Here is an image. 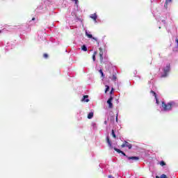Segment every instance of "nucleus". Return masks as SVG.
Instances as JSON below:
<instances>
[{
  "label": "nucleus",
  "mask_w": 178,
  "mask_h": 178,
  "mask_svg": "<svg viewBox=\"0 0 178 178\" xmlns=\"http://www.w3.org/2000/svg\"><path fill=\"white\" fill-rule=\"evenodd\" d=\"M113 92V88H112L111 91L110 92V94H112Z\"/></svg>",
  "instance_id": "obj_27"
},
{
  "label": "nucleus",
  "mask_w": 178,
  "mask_h": 178,
  "mask_svg": "<svg viewBox=\"0 0 178 178\" xmlns=\"http://www.w3.org/2000/svg\"><path fill=\"white\" fill-rule=\"evenodd\" d=\"M104 124H108V122L107 121H104Z\"/></svg>",
  "instance_id": "obj_28"
},
{
  "label": "nucleus",
  "mask_w": 178,
  "mask_h": 178,
  "mask_svg": "<svg viewBox=\"0 0 178 178\" xmlns=\"http://www.w3.org/2000/svg\"><path fill=\"white\" fill-rule=\"evenodd\" d=\"M151 94H153V95L154 96V97L156 99V92H154V90H151L150 91Z\"/></svg>",
  "instance_id": "obj_20"
},
{
  "label": "nucleus",
  "mask_w": 178,
  "mask_h": 178,
  "mask_svg": "<svg viewBox=\"0 0 178 178\" xmlns=\"http://www.w3.org/2000/svg\"><path fill=\"white\" fill-rule=\"evenodd\" d=\"M72 2H74L76 6H79V0H71Z\"/></svg>",
  "instance_id": "obj_19"
},
{
  "label": "nucleus",
  "mask_w": 178,
  "mask_h": 178,
  "mask_svg": "<svg viewBox=\"0 0 178 178\" xmlns=\"http://www.w3.org/2000/svg\"><path fill=\"white\" fill-rule=\"evenodd\" d=\"M116 122H118V115L116 116Z\"/></svg>",
  "instance_id": "obj_31"
},
{
  "label": "nucleus",
  "mask_w": 178,
  "mask_h": 178,
  "mask_svg": "<svg viewBox=\"0 0 178 178\" xmlns=\"http://www.w3.org/2000/svg\"><path fill=\"white\" fill-rule=\"evenodd\" d=\"M82 102H90V99H88V95H83L81 99Z\"/></svg>",
  "instance_id": "obj_7"
},
{
  "label": "nucleus",
  "mask_w": 178,
  "mask_h": 178,
  "mask_svg": "<svg viewBox=\"0 0 178 178\" xmlns=\"http://www.w3.org/2000/svg\"><path fill=\"white\" fill-rule=\"evenodd\" d=\"M115 151H116V152H118V154H122L124 156H126L127 158V156L126 155L125 153L123 152V151L115 147L114 148Z\"/></svg>",
  "instance_id": "obj_8"
},
{
  "label": "nucleus",
  "mask_w": 178,
  "mask_h": 178,
  "mask_svg": "<svg viewBox=\"0 0 178 178\" xmlns=\"http://www.w3.org/2000/svg\"><path fill=\"white\" fill-rule=\"evenodd\" d=\"M32 20H33V21L35 20V17H33V18H32Z\"/></svg>",
  "instance_id": "obj_29"
},
{
  "label": "nucleus",
  "mask_w": 178,
  "mask_h": 178,
  "mask_svg": "<svg viewBox=\"0 0 178 178\" xmlns=\"http://www.w3.org/2000/svg\"><path fill=\"white\" fill-rule=\"evenodd\" d=\"M91 19H92L95 22H97V14L94 13L90 15Z\"/></svg>",
  "instance_id": "obj_13"
},
{
  "label": "nucleus",
  "mask_w": 178,
  "mask_h": 178,
  "mask_svg": "<svg viewBox=\"0 0 178 178\" xmlns=\"http://www.w3.org/2000/svg\"><path fill=\"white\" fill-rule=\"evenodd\" d=\"M156 178H161V177H159V176H156Z\"/></svg>",
  "instance_id": "obj_32"
},
{
  "label": "nucleus",
  "mask_w": 178,
  "mask_h": 178,
  "mask_svg": "<svg viewBox=\"0 0 178 178\" xmlns=\"http://www.w3.org/2000/svg\"><path fill=\"white\" fill-rule=\"evenodd\" d=\"M109 79H111L112 81H116V80H118V76L116 75V73H114L112 76H109Z\"/></svg>",
  "instance_id": "obj_9"
},
{
  "label": "nucleus",
  "mask_w": 178,
  "mask_h": 178,
  "mask_svg": "<svg viewBox=\"0 0 178 178\" xmlns=\"http://www.w3.org/2000/svg\"><path fill=\"white\" fill-rule=\"evenodd\" d=\"M100 58V62L102 63L104 62V54H99Z\"/></svg>",
  "instance_id": "obj_18"
},
{
  "label": "nucleus",
  "mask_w": 178,
  "mask_h": 178,
  "mask_svg": "<svg viewBox=\"0 0 178 178\" xmlns=\"http://www.w3.org/2000/svg\"><path fill=\"white\" fill-rule=\"evenodd\" d=\"M112 101H113V97L111 96L107 100V104L108 105L109 109H112V108H113V104H112Z\"/></svg>",
  "instance_id": "obj_2"
},
{
  "label": "nucleus",
  "mask_w": 178,
  "mask_h": 178,
  "mask_svg": "<svg viewBox=\"0 0 178 178\" xmlns=\"http://www.w3.org/2000/svg\"><path fill=\"white\" fill-rule=\"evenodd\" d=\"M99 73L102 74V77H104L105 75H104V72H102V70H99Z\"/></svg>",
  "instance_id": "obj_22"
},
{
  "label": "nucleus",
  "mask_w": 178,
  "mask_h": 178,
  "mask_svg": "<svg viewBox=\"0 0 178 178\" xmlns=\"http://www.w3.org/2000/svg\"><path fill=\"white\" fill-rule=\"evenodd\" d=\"M124 147H127L129 149H131L133 145H131V144L125 140L124 143L121 145L122 148H124Z\"/></svg>",
  "instance_id": "obj_3"
},
{
  "label": "nucleus",
  "mask_w": 178,
  "mask_h": 178,
  "mask_svg": "<svg viewBox=\"0 0 178 178\" xmlns=\"http://www.w3.org/2000/svg\"><path fill=\"white\" fill-rule=\"evenodd\" d=\"M108 91H109V86H106L105 92H108Z\"/></svg>",
  "instance_id": "obj_23"
},
{
  "label": "nucleus",
  "mask_w": 178,
  "mask_h": 178,
  "mask_svg": "<svg viewBox=\"0 0 178 178\" xmlns=\"http://www.w3.org/2000/svg\"><path fill=\"white\" fill-rule=\"evenodd\" d=\"M160 165H161V166H165L166 165V163H165V161H161L160 162Z\"/></svg>",
  "instance_id": "obj_21"
},
{
  "label": "nucleus",
  "mask_w": 178,
  "mask_h": 178,
  "mask_svg": "<svg viewBox=\"0 0 178 178\" xmlns=\"http://www.w3.org/2000/svg\"><path fill=\"white\" fill-rule=\"evenodd\" d=\"M127 158L130 161H139L140 160V157L138 156H127Z\"/></svg>",
  "instance_id": "obj_5"
},
{
  "label": "nucleus",
  "mask_w": 178,
  "mask_h": 178,
  "mask_svg": "<svg viewBox=\"0 0 178 178\" xmlns=\"http://www.w3.org/2000/svg\"><path fill=\"white\" fill-rule=\"evenodd\" d=\"M174 105H175L174 102H170L167 104L165 102H162L161 106L163 108V111H172V108H173Z\"/></svg>",
  "instance_id": "obj_1"
},
{
  "label": "nucleus",
  "mask_w": 178,
  "mask_h": 178,
  "mask_svg": "<svg viewBox=\"0 0 178 178\" xmlns=\"http://www.w3.org/2000/svg\"><path fill=\"white\" fill-rule=\"evenodd\" d=\"M99 55H104V50L102 49V47L99 48Z\"/></svg>",
  "instance_id": "obj_17"
},
{
  "label": "nucleus",
  "mask_w": 178,
  "mask_h": 178,
  "mask_svg": "<svg viewBox=\"0 0 178 178\" xmlns=\"http://www.w3.org/2000/svg\"><path fill=\"white\" fill-rule=\"evenodd\" d=\"M0 33H1V31H0Z\"/></svg>",
  "instance_id": "obj_33"
},
{
  "label": "nucleus",
  "mask_w": 178,
  "mask_h": 178,
  "mask_svg": "<svg viewBox=\"0 0 178 178\" xmlns=\"http://www.w3.org/2000/svg\"><path fill=\"white\" fill-rule=\"evenodd\" d=\"M43 56H44V58H45V59H47L48 58V54H44Z\"/></svg>",
  "instance_id": "obj_26"
},
{
  "label": "nucleus",
  "mask_w": 178,
  "mask_h": 178,
  "mask_svg": "<svg viewBox=\"0 0 178 178\" xmlns=\"http://www.w3.org/2000/svg\"><path fill=\"white\" fill-rule=\"evenodd\" d=\"M86 35H87L88 38H92V40H95V41L98 42V40L97 39V38H92V35L89 34L88 32H86Z\"/></svg>",
  "instance_id": "obj_10"
},
{
  "label": "nucleus",
  "mask_w": 178,
  "mask_h": 178,
  "mask_svg": "<svg viewBox=\"0 0 178 178\" xmlns=\"http://www.w3.org/2000/svg\"><path fill=\"white\" fill-rule=\"evenodd\" d=\"M170 2H172V0H165V3L164 4V8H165V9H168V3H170Z\"/></svg>",
  "instance_id": "obj_12"
},
{
  "label": "nucleus",
  "mask_w": 178,
  "mask_h": 178,
  "mask_svg": "<svg viewBox=\"0 0 178 178\" xmlns=\"http://www.w3.org/2000/svg\"><path fill=\"white\" fill-rule=\"evenodd\" d=\"M94 118V113L90 112L88 114V119H92Z\"/></svg>",
  "instance_id": "obj_11"
},
{
  "label": "nucleus",
  "mask_w": 178,
  "mask_h": 178,
  "mask_svg": "<svg viewBox=\"0 0 178 178\" xmlns=\"http://www.w3.org/2000/svg\"><path fill=\"white\" fill-rule=\"evenodd\" d=\"M81 49H82V51H84V52H87V51H88V49H87V47L86 46V44L82 45Z\"/></svg>",
  "instance_id": "obj_14"
},
{
  "label": "nucleus",
  "mask_w": 178,
  "mask_h": 178,
  "mask_svg": "<svg viewBox=\"0 0 178 178\" xmlns=\"http://www.w3.org/2000/svg\"><path fill=\"white\" fill-rule=\"evenodd\" d=\"M106 142L107 144L108 145V147L111 148V149H112L113 147L112 146V142L111 141V139H109V136L106 137Z\"/></svg>",
  "instance_id": "obj_6"
},
{
  "label": "nucleus",
  "mask_w": 178,
  "mask_h": 178,
  "mask_svg": "<svg viewBox=\"0 0 178 178\" xmlns=\"http://www.w3.org/2000/svg\"><path fill=\"white\" fill-rule=\"evenodd\" d=\"M156 99V104H157V105H159V100L158 99V97L156 96V98H155Z\"/></svg>",
  "instance_id": "obj_24"
},
{
  "label": "nucleus",
  "mask_w": 178,
  "mask_h": 178,
  "mask_svg": "<svg viewBox=\"0 0 178 178\" xmlns=\"http://www.w3.org/2000/svg\"><path fill=\"white\" fill-rule=\"evenodd\" d=\"M98 54V52L97 51H94L93 54H92V60L93 62H95V56H97V54Z\"/></svg>",
  "instance_id": "obj_15"
},
{
  "label": "nucleus",
  "mask_w": 178,
  "mask_h": 178,
  "mask_svg": "<svg viewBox=\"0 0 178 178\" xmlns=\"http://www.w3.org/2000/svg\"><path fill=\"white\" fill-rule=\"evenodd\" d=\"M111 136L113 137V138H116V134H115V130L113 129L111 131Z\"/></svg>",
  "instance_id": "obj_16"
},
{
  "label": "nucleus",
  "mask_w": 178,
  "mask_h": 178,
  "mask_svg": "<svg viewBox=\"0 0 178 178\" xmlns=\"http://www.w3.org/2000/svg\"><path fill=\"white\" fill-rule=\"evenodd\" d=\"M160 177L161 178H168V177L165 174L161 175Z\"/></svg>",
  "instance_id": "obj_25"
},
{
  "label": "nucleus",
  "mask_w": 178,
  "mask_h": 178,
  "mask_svg": "<svg viewBox=\"0 0 178 178\" xmlns=\"http://www.w3.org/2000/svg\"><path fill=\"white\" fill-rule=\"evenodd\" d=\"M170 72V64H167L165 68L164 69V74L167 76L168 73Z\"/></svg>",
  "instance_id": "obj_4"
},
{
  "label": "nucleus",
  "mask_w": 178,
  "mask_h": 178,
  "mask_svg": "<svg viewBox=\"0 0 178 178\" xmlns=\"http://www.w3.org/2000/svg\"><path fill=\"white\" fill-rule=\"evenodd\" d=\"M108 178H112V175H108Z\"/></svg>",
  "instance_id": "obj_30"
}]
</instances>
